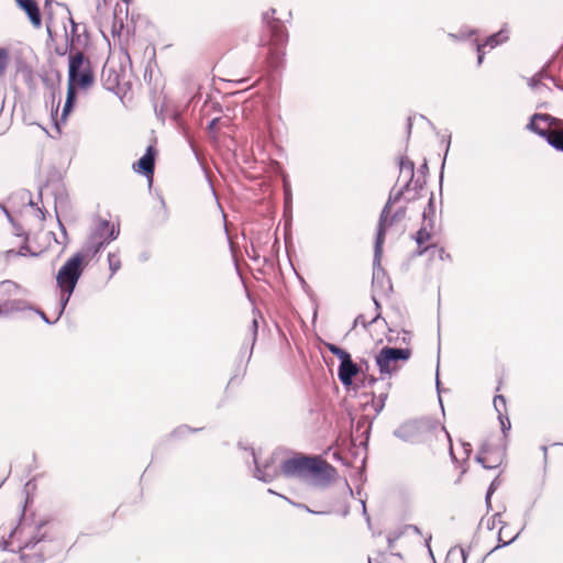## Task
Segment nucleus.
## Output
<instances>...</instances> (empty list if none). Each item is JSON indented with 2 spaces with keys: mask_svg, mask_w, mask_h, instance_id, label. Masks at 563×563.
Wrapping results in <instances>:
<instances>
[{
  "mask_svg": "<svg viewBox=\"0 0 563 563\" xmlns=\"http://www.w3.org/2000/svg\"><path fill=\"white\" fill-rule=\"evenodd\" d=\"M10 540L12 544L16 543L22 563H43L63 549L54 525L43 519H21L11 531Z\"/></svg>",
  "mask_w": 563,
  "mask_h": 563,
  "instance_id": "f257e3e1",
  "label": "nucleus"
},
{
  "mask_svg": "<svg viewBox=\"0 0 563 563\" xmlns=\"http://www.w3.org/2000/svg\"><path fill=\"white\" fill-rule=\"evenodd\" d=\"M280 472L287 478H299L316 488L328 487L336 473L335 468L320 456L300 453L283 461Z\"/></svg>",
  "mask_w": 563,
  "mask_h": 563,
  "instance_id": "f03ea898",
  "label": "nucleus"
},
{
  "mask_svg": "<svg viewBox=\"0 0 563 563\" xmlns=\"http://www.w3.org/2000/svg\"><path fill=\"white\" fill-rule=\"evenodd\" d=\"M93 81L95 76L90 60L84 55L82 51L69 55L68 84L86 89L90 87Z\"/></svg>",
  "mask_w": 563,
  "mask_h": 563,
  "instance_id": "7ed1b4c3",
  "label": "nucleus"
},
{
  "mask_svg": "<svg viewBox=\"0 0 563 563\" xmlns=\"http://www.w3.org/2000/svg\"><path fill=\"white\" fill-rule=\"evenodd\" d=\"M119 233V228H115L113 224L110 225L107 220H99L86 242L85 251L87 254L95 256L107 244L115 240Z\"/></svg>",
  "mask_w": 563,
  "mask_h": 563,
  "instance_id": "20e7f679",
  "label": "nucleus"
},
{
  "mask_svg": "<svg viewBox=\"0 0 563 563\" xmlns=\"http://www.w3.org/2000/svg\"><path fill=\"white\" fill-rule=\"evenodd\" d=\"M85 269L84 254L76 253L59 268L56 282L58 287L76 288V285Z\"/></svg>",
  "mask_w": 563,
  "mask_h": 563,
  "instance_id": "39448f33",
  "label": "nucleus"
},
{
  "mask_svg": "<svg viewBox=\"0 0 563 563\" xmlns=\"http://www.w3.org/2000/svg\"><path fill=\"white\" fill-rule=\"evenodd\" d=\"M267 29L271 33L272 43L269 62L273 67L277 68L283 62L284 52L280 48L284 47L288 41V32L284 23L277 18H272L271 25L267 26Z\"/></svg>",
  "mask_w": 563,
  "mask_h": 563,
  "instance_id": "423d86ee",
  "label": "nucleus"
},
{
  "mask_svg": "<svg viewBox=\"0 0 563 563\" xmlns=\"http://www.w3.org/2000/svg\"><path fill=\"white\" fill-rule=\"evenodd\" d=\"M410 189H406L405 186L398 190L396 194H390L387 202L385 203L380 214L379 220L377 224V232H376V239H375V264H379V260H382L383 254V245L385 242V236L387 232V218L389 217L391 206L396 203L401 196L409 191Z\"/></svg>",
  "mask_w": 563,
  "mask_h": 563,
  "instance_id": "0eeeda50",
  "label": "nucleus"
},
{
  "mask_svg": "<svg viewBox=\"0 0 563 563\" xmlns=\"http://www.w3.org/2000/svg\"><path fill=\"white\" fill-rule=\"evenodd\" d=\"M411 351L402 347L384 346L376 355V364L380 374L391 375L396 367L393 366L397 361H407L410 358Z\"/></svg>",
  "mask_w": 563,
  "mask_h": 563,
  "instance_id": "6e6552de",
  "label": "nucleus"
},
{
  "mask_svg": "<svg viewBox=\"0 0 563 563\" xmlns=\"http://www.w3.org/2000/svg\"><path fill=\"white\" fill-rule=\"evenodd\" d=\"M424 427L422 421H407L394 430V435L404 442L417 443Z\"/></svg>",
  "mask_w": 563,
  "mask_h": 563,
  "instance_id": "1a4fd4ad",
  "label": "nucleus"
},
{
  "mask_svg": "<svg viewBox=\"0 0 563 563\" xmlns=\"http://www.w3.org/2000/svg\"><path fill=\"white\" fill-rule=\"evenodd\" d=\"M251 455L253 457L255 470L254 477L264 483L273 482L280 472V467H278L273 461H266L264 464H260L257 462L255 452L252 450Z\"/></svg>",
  "mask_w": 563,
  "mask_h": 563,
  "instance_id": "9d476101",
  "label": "nucleus"
},
{
  "mask_svg": "<svg viewBox=\"0 0 563 563\" xmlns=\"http://www.w3.org/2000/svg\"><path fill=\"white\" fill-rule=\"evenodd\" d=\"M155 156L156 150L150 145L145 154L133 164L134 172L152 179L155 169Z\"/></svg>",
  "mask_w": 563,
  "mask_h": 563,
  "instance_id": "9b49d317",
  "label": "nucleus"
},
{
  "mask_svg": "<svg viewBox=\"0 0 563 563\" xmlns=\"http://www.w3.org/2000/svg\"><path fill=\"white\" fill-rule=\"evenodd\" d=\"M361 373H363L362 364H356L352 357L344 363H340L338 368V377L344 386L352 385L354 377Z\"/></svg>",
  "mask_w": 563,
  "mask_h": 563,
  "instance_id": "f8f14e48",
  "label": "nucleus"
},
{
  "mask_svg": "<svg viewBox=\"0 0 563 563\" xmlns=\"http://www.w3.org/2000/svg\"><path fill=\"white\" fill-rule=\"evenodd\" d=\"M70 33H68L66 27H64L65 41L70 46V48L76 53L78 51H81L80 48L87 45L88 38L86 35H81L78 33L79 25L73 19H70Z\"/></svg>",
  "mask_w": 563,
  "mask_h": 563,
  "instance_id": "ddd939ff",
  "label": "nucleus"
},
{
  "mask_svg": "<svg viewBox=\"0 0 563 563\" xmlns=\"http://www.w3.org/2000/svg\"><path fill=\"white\" fill-rule=\"evenodd\" d=\"M16 3L27 14L34 27L42 25L41 11L35 0H16Z\"/></svg>",
  "mask_w": 563,
  "mask_h": 563,
  "instance_id": "4468645a",
  "label": "nucleus"
},
{
  "mask_svg": "<svg viewBox=\"0 0 563 563\" xmlns=\"http://www.w3.org/2000/svg\"><path fill=\"white\" fill-rule=\"evenodd\" d=\"M507 40H508L507 33L504 30H501V31H499L497 33H494V34L489 35L486 38V42L484 44H479L476 41L475 44H476V51H477V54H478V57H477L478 65H481L483 63V59H484V54H485L483 52V47L484 46H489L490 48H494L497 45L506 42Z\"/></svg>",
  "mask_w": 563,
  "mask_h": 563,
  "instance_id": "2eb2a0df",
  "label": "nucleus"
},
{
  "mask_svg": "<svg viewBox=\"0 0 563 563\" xmlns=\"http://www.w3.org/2000/svg\"><path fill=\"white\" fill-rule=\"evenodd\" d=\"M1 306L4 311V317H9L15 312H23L33 309V306L24 299H9L3 301Z\"/></svg>",
  "mask_w": 563,
  "mask_h": 563,
  "instance_id": "dca6fc26",
  "label": "nucleus"
},
{
  "mask_svg": "<svg viewBox=\"0 0 563 563\" xmlns=\"http://www.w3.org/2000/svg\"><path fill=\"white\" fill-rule=\"evenodd\" d=\"M373 288H377L378 286L382 288V291L387 292L388 290H391V283L388 278L385 276V271L380 267L379 264H375V258L373 260Z\"/></svg>",
  "mask_w": 563,
  "mask_h": 563,
  "instance_id": "f3484780",
  "label": "nucleus"
},
{
  "mask_svg": "<svg viewBox=\"0 0 563 563\" xmlns=\"http://www.w3.org/2000/svg\"><path fill=\"white\" fill-rule=\"evenodd\" d=\"M122 12V5L118 3L113 10V21L111 25V34L113 38L118 37L120 40L123 34L124 24L122 18L119 16V13L121 14Z\"/></svg>",
  "mask_w": 563,
  "mask_h": 563,
  "instance_id": "a211bd4d",
  "label": "nucleus"
},
{
  "mask_svg": "<svg viewBox=\"0 0 563 563\" xmlns=\"http://www.w3.org/2000/svg\"><path fill=\"white\" fill-rule=\"evenodd\" d=\"M103 87L109 91H114L119 86V76L112 68H103L102 70Z\"/></svg>",
  "mask_w": 563,
  "mask_h": 563,
  "instance_id": "6ab92c4d",
  "label": "nucleus"
},
{
  "mask_svg": "<svg viewBox=\"0 0 563 563\" xmlns=\"http://www.w3.org/2000/svg\"><path fill=\"white\" fill-rule=\"evenodd\" d=\"M544 140L556 151L563 152V128L549 130Z\"/></svg>",
  "mask_w": 563,
  "mask_h": 563,
  "instance_id": "aec40b11",
  "label": "nucleus"
},
{
  "mask_svg": "<svg viewBox=\"0 0 563 563\" xmlns=\"http://www.w3.org/2000/svg\"><path fill=\"white\" fill-rule=\"evenodd\" d=\"M468 551L462 547H453L449 550L445 563H466Z\"/></svg>",
  "mask_w": 563,
  "mask_h": 563,
  "instance_id": "412c9836",
  "label": "nucleus"
},
{
  "mask_svg": "<svg viewBox=\"0 0 563 563\" xmlns=\"http://www.w3.org/2000/svg\"><path fill=\"white\" fill-rule=\"evenodd\" d=\"M400 175L408 174V180L405 184L406 189H411L412 178L415 176V163L408 157H401L399 162Z\"/></svg>",
  "mask_w": 563,
  "mask_h": 563,
  "instance_id": "4be33fe9",
  "label": "nucleus"
},
{
  "mask_svg": "<svg viewBox=\"0 0 563 563\" xmlns=\"http://www.w3.org/2000/svg\"><path fill=\"white\" fill-rule=\"evenodd\" d=\"M533 119L545 122L549 125L548 130L563 128V120L548 113H534Z\"/></svg>",
  "mask_w": 563,
  "mask_h": 563,
  "instance_id": "5701e85b",
  "label": "nucleus"
},
{
  "mask_svg": "<svg viewBox=\"0 0 563 563\" xmlns=\"http://www.w3.org/2000/svg\"><path fill=\"white\" fill-rule=\"evenodd\" d=\"M60 289V296H59V311H58V316H57V319L58 320L62 314L64 313V310L75 290V288H69V287H58Z\"/></svg>",
  "mask_w": 563,
  "mask_h": 563,
  "instance_id": "b1692460",
  "label": "nucleus"
},
{
  "mask_svg": "<svg viewBox=\"0 0 563 563\" xmlns=\"http://www.w3.org/2000/svg\"><path fill=\"white\" fill-rule=\"evenodd\" d=\"M434 212H435V207H434V202H433V197L431 196V198L429 199L428 206L424 209L423 214H422L423 224L429 225L430 230H433V227H434V221H433Z\"/></svg>",
  "mask_w": 563,
  "mask_h": 563,
  "instance_id": "393cba45",
  "label": "nucleus"
},
{
  "mask_svg": "<svg viewBox=\"0 0 563 563\" xmlns=\"http://www.w3.org/2000/svg\"><path fill=\"white\" fill-rule=\"evenodd\" d=\"M431 231L429 225L427 224H423L420 230L417 231V233L413 235V239L416 241V243L418 244V246H421L423 245L426 242H428L432 234H431Z\"/></svg>",
  "mask_w": 563,
  "mask_h": 563,
  "instance_id": "a878e982",
  "label": "nucleus"
},
{
  "mask_svg": "<svg viewBox=\"0 0 563 563\" xmlns=\"http://www.w3.org/2000/svg\"><path fill=\"white\" fill-rule=\"evenodd\" d=\"M552 64V60H549L537 74L536 76L540 79V80H543V79H549L551 80L554 86L560 89V90H563V86L552 76L548 73V68L550 67V65Z\"/></svg>",
  "mask_w": 563,
  "mask_h": 563,
  "instance_id": "bb28decb",
  "label": "nucleus"
},
{
  "mask_svg": "<svg viewBox=\"0 0 563 563\" xmlns=\"http://www.w3.org/2000/svg\"><path fill=\"white\" fill-rule=\"evenodd\" d=\"M325 346L333 355H335L340 360V363H344L345 361L351 358V354L347 351L341 349L340 346L333 343H327Z\"/></svg>",
  "mask_w": 563,
  "mask_h": 563,
  "instance_id": "cd10ccee",
  "label": "nucleus"
},
{
  "mask_svg": "<svg viewBox=\"0 0 563 563\" xmlns=\"http://www.w3.org/2000/svg\"><path fill=\"white\" fill-rule=\"evenodd\" d=\"M0 286L3 288L4 292L7 295H13L18 291L25 292V289H23L19 284L12 280H3Z\"/></svg>",
  "mask_w": 563,
  "mask_h": 563,
  "instance_id": "c85d7f7f",
  "label": "nucleus"
},
{
  "mask_svg": "<svg viewBox=\"0 0 563 563\" xmlns=\"http://www.w3.org/2000/svg\"><path fill=\"white\" fill-rule=\"evenodd\" d=\"M108 263L109 269L111 272V277L121 268V261L118 254L109 253L108 254Z\"/></svg>",
  "mask_w": 563,
  "mask_h": 563,
  "instance_id": "c756f323",
  "label": "nucleus"
},
{
  "mask_svg": "<svg viewBox=\"0 0 563 563\" xmlns=\"http://www.w3.org/2000/svg\"><path fill=\"white\" fill-rule=\"evenodd\" d=\"M537 121H539L538 119H533V115L531 117L530 119V122L528 123L527 125V129L536 134H538L539 136H541L542 139H544V136H548V131L547 129H542L540 128L538 124H537Z\"/></svg>",
  "mask_w": 563,
  "mask_h": 563,
  "instance_id": "7c9ffc66",
  "label": "nucleus"
},
{
  "mask_svg": "<svg viewBox=\"0 0 563 563\" xmlns=\"http://www.w3.org/2000/svg\"><path fill=\"white\" fill-rule=\"evenodd\" d=\"M406 216V208L405 207H401L399 209H397L391 216L389 214V217L387 218V228L391 227L393 224H395L396 222H399L400 220H402Z\"/></svg>",
  "mask_w": 563,
  "mask_h": 563,
  "instance_id": "2f4dec72",
  "label": "nucleus"
},
{
  "mask_svg": "<svg viewBox=\"0 0 563 563\" xmlns=\"http://www.w3.org/2000/svg\"><path fill=\"white\" fill-rule=\"evenodd\" d=\"M284 183V196H285V208L291 207L292 195L287 175H283Z\"/></svg>",
  "mask_w": 563,
  "mask_h": 563,
  "instance_id": "473e14b6",
  "label": "nucleus"
},
{
  "mask_svg": "<svg viewBox=\"0 0 563 563\" xmlns=\"http://www.w3.org/2000/svg\"><path fill=\"white\" fill-rule=\"evenodd\" d=\"M379 318H380L379 312H377V314L371 321H367L365 319L364 314H358L353 322V328H355L357 325H362L363 328L366 329L368 325L375 323Z\"/></svg>",
  "mask_w": 563,
  "mask_h": 563,
  "instance_id": "72a5a7b5",
  "label": "nucleus"
},
{
  "mask_svg": "<svg viewBox=\"0 0 563 563\" xmlns=\"http://www.w3.org/2000/svg\"><path fill=\"white\" fill-rule=\"evenodd\" d=\"M494 408L497 411L498 416L504 415L506 411V399L504 396L498 395L494 398Z\"/></svg>",
  "mask_w": 563,
  "mask_h": 563,
  "instance_id": "f704fd0d",
  "label": "nucleus"
},
{
  "mask_svg": "<svg viewBox=\"0 0 563 563\" xmlns=\"http://www.w3.org/2000/svg\"><path fill=\"white\" fill-rule=\"evenodd\" d=\"M9 63V53L5 48H0V77L4 74Z\"/></svg>",
  "mask_w": 563,
  "mask_h": 563,
  "instance_id": "c9c22d12",
  "label": "nucleus"
},
{
  "mask_svg": "<svg viewBox=\"0 0 563 563\" xmlns=\"http://www.w3.org/2000/svg\"><path fill=\"white\" fill-rule=\"evenodd\" d=\"M198 429H191L190 427L184 424V426H179L178 428H176L172 433H170V437L173 438H179V437H183L187 433H190V432H195L197 431Z\"/></svg>",
  "mask_w": 563,
  "mask_h": 563,
  "instance_id": "e433bc0d",
  "label": "nucleus"
},
{
  "mask_svg": "<svg viewBox=\"0 0 563 563\" xmlns=\"http://www.w3.org/2000/svg\"><path fill=\"white\" fill-rule=\"evenodd\" d=\"M528 85L533 90H540L542 88L549 89L536 75L529 79Z\"/></svg>",
  "mask_w": 563,
  "mask_h": 563,
  "instance_id": "4c0bfd02",
  "label": "nucleus"
},
{
  "mask_svg": "<svg viewBox=\"0 0 563 563\" xmlns=\"http://www.w3.org/2000/svg\"><path fill=\"white\" fill-rule=\"evenodd\" d=\"M388 397L387 393H382L378 396V401L374 404L375 406V413L378 415L385 407V401Z\"/></svg>",
  "mask_w": 563,
  "mask_h": 563,
  "instance_id": "58836bf2",
  "label": "nucleus"
},
{
  "mask_svg": "<svg viewBox=\"0 0 563 563\" xmlns=\"http://www.w3.org/2000/svg\"><path fill=\"white\" fill-rule=\"evenodd\" d=\"M497 485H498V483H497V478H495V479L490 483V485H489V487H488V489H487V493H486V496H485V501H486V505H487L488 507H490V498H492V495L494 494V492L496 490Z\"/></svg>",
  "mask_w": 563,
  "mask_h": 563,
  "instance_id": "ea45409f",
  "label": "nucleus"
},
{
  "mask_svg": "<svg viewBox=\"0 0 563 563\" xmlns=\"http://www.w3.org/2000/svg\"><path fill=\"white\" fill-rule=\"evenodd\" d=\"M76 86L71 85V84H68V89H67V96H66V102H69V103H73L75 104V101H76Z\"/></svg>",
  "mask_w": 563,
  "mask_h": 563,
  "instance_id": "a19ab883",
  "label": "nucleus"
},
{
  "mask_svg": "<svg viewBox=\"0 0 563 563\" xmlns=\"http://www.w3.org/2000/svg\"><path fill=\"white\" fill-rule=\"evenodd\" d=\"M74 51L70 48V46L67 44V42L65 41V43L63 45H57L55 47V53L58 55V56H65L67 53H73Z\"/></svg>",
  "mask_w": 563,
  "mask_h": 563,
  "instance_id": "79ce46f5",
  "label": "nucleus"
},
{
  "mask_svg": "<svg viewBox=\"0 0 563 563\" xmlns=\"http://www.w3.org/2000/svg\"><path fill=\"white\" fill-rule=\"evenodd\" d=\"M498 419L500 422L501 431L504 433H506L508 430H510L511 424H510V420L507 415H500V416H498Z\"/></svg>",
  "mask_w": 563,
  "mask_h": 563,
  "instance_id": "37998d69",
  "label": "nucleus"
},
{
  "mask_svg": "<svg viewBox=\"0 0 563 563\" xmlns=\"http://www.w3.org/2000/svg\"><path fill=\"white\" fill-rule=\"evenodd\" d=\"M362 374H363V382H362L363 387H372L377 382V378L375 376L365 374L364 372Z\"/></svg>",
  "mask_w": 563,
  "mask_h": 563,
  "instance_id": "c03bdc74",
  "label": "nucleus"
},
{
  "mask_svg": "<svg viewBox=\"0 0 563 563\" xmlns=\"http://www.w3.org/2000/svg\"><path fill=\"white\" fill-rule=\"evenodd\" d=\"M477 33V31L475 29H461L460 32L457 33L459 35V40H466L467 37L472 36V35H475Z\"/></svg>",
  "mask_w": 563,
  "mask_h": 563,
  "instance_id": "a18cd8bd",
  "label": "nucleus"
},
{
  "mask_svg": "<svg viewBox=\"0 0 563 563\" xmlns=\"http://www.w3.org/2000/svg\"><path fill=\"white\" fill-rule=\"evenodd\" d=\"M275 12H276L275 9H269L268 11L263 13L262 20H263V23L266 25V27L271 25L272 18H275L274 16Z\"/></svg>",
  "mask_w": 563,
  "mask_h": 563,
  "instance_id": "49530a36",
  "label": "nucleus"
},
{
  "mask_svg": "<svg viewBox=\"0 0 563 563\" xmlns=\"http://www.w3.org/2000/svg\"><path fill=\"white\" fill-rule=\"evenodd\" d=\"M251 329H252V333H253L252 345H254L256 335H257V329H258V322H257L256 318L253 319ZM251 350H253V346H251ZM251 354H252V351H250V355Z\"/></svg>",
  "mask_w": 563,
  "mask_h": 563,
  "instance_id": "de8ad7c7",
  "label": "nucleus"
},
{
  "mask_svg": "<svg viewBox=\"0 0 563 563\" xmlns=\"http://www.w3.org/2000/svg\"><path fill=\"white\" fill-rule=\"evenodd\" d=\"M219 122H220V118H214V119H212V120L209 122V124H208V126H207V131L209 132V134H213V133H214V131H216V129H217V126H218Z\"/></svg>",
  "mask_w": 563,
  "mask_h": 563,
  "instance_id": "09e8293b",
  "label": "nucleus"
},
{
  "mask_svg": "<svg viewBox=\"0 0 563 563\" xmlns=\"http://www.w3.org/2000/svg\"><path fill=\"white\" fill-rule=\"evenodd\" d=\"M74 108V104L73 103H69V102H66L64 103V108H63V113H62V120L65 121L68 113L73 110Z\"/></svg>",
  "mask_w": 563,
  "mask_h": 563,
  "instance_id": "8fccbe9b",
  "label": "nucleus"
},
{
  "mask_svg": "<svg viewBox=\"0 0 563 563\" xmlns=\"http://www.w3.org/2000/svg\"><path fill=\"white\" fill-rule=\"evenodd\" d=\"M32 310H33L35 313H37V314L42 318V320H43L45 323H47V324H53V323H54V321H51V320L47 318V316H46V314H45L41 309H37V308H34V307H33V309H32ZM56 321H57V320H55V322H56Z\"/></svg>",
  "mask_w": 563,
  "mask_h": 563,
  "instance_id": "3c124183",
  "label": "nucleus"
},
{
  "mask_svg": "<svg viewBox=\"0 0 563 563\" xmlns=\"http://www.w3.org/2000/svg\"><path fill=\"white\" fill-rule=\"evenodd\" d=\"M519 533H520V532H518L517 534H515V536H514L510 540H508V541H503V540H501V530H500V531H499L498 540H499V542H501V544H499L496 549H498V548H500V547H506V545H508V544L512 543V542L518 538Z\"/></svg>",
  "mask_w": 563,
  "mask_h": 563,
  "instance_id": "603ef678",
  "label": "nucleus"
},
{
  "mask_svg": "<svg viewBox=\"0 0 563 563\" xmlns=\"http://www.w3.org/2000/svg\"><path fill=\"white\" fill-rule=\"evenodd\" d=\"M424 183L426 181L421 180L420 178H418L416 180L412 179L411 187H412L413 190L419 191L420 189H422Z\"/></svg>",
  "mask_w": 563,
  "mask_h": 563,
  "instance_id": "864d4df0",
  "label": "nucleus"
},
{
  "mask_svg": "<svg viewBox=\"0 0 563 563\" xmlns=\"http://www.w3.org/2000/svg\"><path fill=\"white\" fill-rule=\"evenodd\" d=\"M438 256L441 261L451 260V255L443 247L438 249Z\"/></svg>",
  "mask_w": 563,
  "mask_h": 563,
  "instance_id": "5fc2aeb1",
  "label": "nucleus"
},
{
  "mask_svg": "<svg viewBox=\"0 0 563 563\" xmlns=\"http://www.w3.org/2000/svg\"><path fill=\"white\" fill-rule=\"evenodd\" d=\"M431 249H435V245H429V246H418V250L416 252V254L418 256H421L422 254H424L427 251L431 250Z\"/></svg>",
  "mask_w": 563,
  "mask_h": 563,
  "instance_id": "6e6d98bb",
  "label": "nucleus"
},
{
  "mask_svg": "<svg viewBox=\"0 0 563 563\" xmlns=\"http://www.w3.org/2000/svg\"><path fill=\"white\" fill-rule=\"evenodd\" d=\"M441 430H442L443 432H445V435H446L448 441H449V444H450V453H451V455H452V456H454V455H453V450H452V442H451L450 433L445 430V428H444V427H442V428H441Z\"/></svg>",
  "mask_w": 563,
  "mask_h": 563,
  "instance_id": "4d7b16f0",
  "label": "nucleus"
},
{
  "mask_svg": "<svg viewBox=\"0 0 563 563\" xmlns=\"http://www.w3.org/2000/svg\"><path fill=\"white\" fill-rule=\"evenodd\" d=\"M428 170V164L427 161L423 162V164L420 166L419 172L424 174Z\"/></svg>",
  "mask_w": 563,
  "mask_h": 563,
  "instance_id": "13d9d810",
  "label": "nucleus"
},
{
  "mask_svg": "<svg viewBox=\"0 0 563 563\" xmlns=\"http://www.w3.org/2000/svg\"><path fill=\"white\" fill-rule=\"evenodd\" d=\"M476 461L481 463L485 468H492V466H488L485 464L484 459L481 456H476Z\"/></svg>",
  "mask_w": 563,
  "mask_h": 563,
  "instance_id": "bf43d9fd",
  "label": "nucleus"
},
{
  "mask_svg": "<svg viewBox=\"0 0 563 563\" xmlns=\"http://www.w3.org/2000/svg\"><path fill=\"white\" fill-rule=\"evenodd\" d=\"M57 220H58V225H59V228H60L62 232H63L64 234H66V229H65L64 224L62 223V221H60L58 218H57Z\"/></svg>",
  "mask_w": 563,
  "mask_h": 563,
  "instance_id": "052dcab7",
  "label": "nucleus"
},
{
  "mask_svg": "<svg viewBox=\"0 0 563 563\" xmlns=\"http://www.w3.org/2000/svg\"><path fill=\"white\" fill-rule=\"evenodd\" d=\"M373 300H374V303H375V308L376 310L378 311L380 309V305L379 302L376 300L375 296L373 295Z\"/></svg>",
  "mask_w": 563,
  "mask_h": 563,
  "instance_id": "680f3d73",
  "label": "nucleus"
},
{
  "mask_svg": "<svg viewBox=\"0 0 563 563\" xmlns=\"http://www.w3.org/2000/svg\"><path fill=\"white\" fill-rule=\"evenodd\" d=\"M411 126H412L411 119H410V118H408V122H407L408 133H410V131H411Z\"/></svg>",
  "mask_w": 563,
  "mask_h": 563,
  "instance_id": "e2e57ef3",
  "label": "nucleus"
},
{
  "mask_svg": "<svg viewBox=\"0 0 563 563\" xmlns=\"http://www.w3.org/2000/svg\"><path fill=\"white\" fill-rule=\"evenodd\" d=\"M130 36H131V30H130L129 25H126V43L129 42Z\"/></svg>",
  "mask_w": 563,
  "mask_h": 563,
  "instance_id": "0e129e2a",
  "label": "nucleus"
},
{
  "mask_svg": "<svg viewBox=\"0 0 563 563\" xmlns=\"http://www.w3.org/2000/svg\"><path fill=\"white\" fill-rule=\"evenodd\" d=\"M449 37H451L453 40H459V35L455 33H449Z\"/></svg>",
  "mask_w": 563,
  "mask_h": 563,
  "instance_id": "69168bd1",
  "label": "nucleus"
},
{
  "mask_svg": "<svg viewBox=\"0 0 563 563\" xmlns=\"http://www.w3.org/2000/svg\"><path fill=\"white\" fill-rule=\"evenodd\" d=\"M37 211L41 214L42 219H45V213H44L43 209L37 208Z\"/></svg>",
  "mask_w": 563,
  "mask_h": 563,
  "instance_id": "338daca9",
  "label": "nucleus"
},
{
  "mask_svg": "<svg viewBox=\"0 0 563 563\" xmlns=\"http://www.w3.org/2000/svg\"><path fill=\"white\" fill-rule=\"evenodd\" d=\"M542 451L544 453V456L547 457V454H548V448L545 445L542 446Z\"/></svg>",
  "mask_w": 563,
  "mask_h": 563,
  "instance_id": "774afa93",
  "label": "nucleus"
}]
</instances>
